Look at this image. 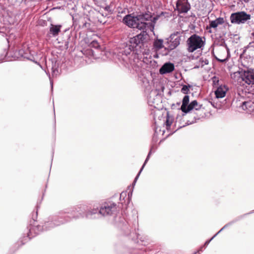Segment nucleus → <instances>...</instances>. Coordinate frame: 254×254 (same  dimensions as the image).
<instances>
[{
	"label": "nucleus",
	"instance_id": "nucleus-1",
	"mask_svg": "<svg viewBox=\"0 0 254 254\" xmlns=\"http://www.w3.org/2000/svg\"><path fill=\"white\" fill-rule=\"evenodd\" d=\"M128 27L136 28L147 33L149 31H153L154 24L149 14H145L137 17H132L128 14Z\"/></svg>",
	"mask_w": 254,
	"mask_h": 254
},
{
	"label": "nucleus",
	"instance_id": "nucleus-2",
	"mask_svg": "<svg viewBox=\"0 0 254 254\" xmlns=\"http://www.w3.org/2000/svg\"><path fill=\"white\" fill-rule=\"evenodd\" d=\"M205 44V38L196 34L191 35L187 41L188 50L189 52H193L201 49Z\"/></svg>",
	"mask_w": 254,
	"mask_h": 254
},
{
	"label": "nucleus",
	"instance_id": "nucleus-3",
	"mask_svg": "<svg viewBox=\"0 0 254 254\" xmlns=\"http://www.w3.org/2000/svg\"><path fill=\"white\" fill-rule=\"evenodd\" d=\"M181 35V33L180 32H177L172 34L166 44L165 49L169 51L175 49L180 43Z\"/></svg>",
	"mask_w": 254,
	"mask_h": 254
},
{
	"label": "nucleus",
	"instance_id": "nucleus-4",
	"mask_svg": "<svg viewBox=\"0 0 254 254\" xmlns=\"http://www.w3.org/2000/svg\"><path fill=\"white\" fill-rule=\"evenodd\" d=\"M251 16L244 11L232 13L230 16V20L232 23H244L250 19Z\"/></svg>",
	"mask_w": 254,
	"mask_h": 254
},
{
	"label": "nucleus",
	"instance_id": "nucleus-5",
	"mask_svg": "<svg viewBox=\"0 0 254 254\" xmlns=\"http://www.w3.org/2000/svg\"><path fill=\"white\" fill-rule=\"evenodd\" d=\"M116 208V204L114 203H106L100 208L99 213L104 216L111 215Z\"/></svg>",
	"mask_w": 254,
	"mask_h": 254
},
{
	"label": "nucleus",
	"instance_id": "nucleus-6",
	"mask_svg": "<svg viewBox=\"0 0 254 254\" xmlns=\"http://www.w3.org/2000/svg\"><path fill=\"white\" fill-rule=\"evenodd\" d=\"M177 8L180 12H187L190 9V5L188 2V0H178Z\"/></svg>",
	"mask_w": 254,
	"mask_h": 254
},
{
	"label": "nucleus",
	"instance_id": "nucleus-7",
	"mask_svg": "<svg viewBox=\"0 0 254 254\" xmlns=\"http://www.w3.org/2000/svg\"><path fill=\"white\" fill-rule=\"evenodd\" d=\"M244 81L248 84H254V70H244L243 73Z\"/></svg>",
	"mask_w": 254,
	"mask_h": 254
},
{
	"label": "nucleus",
	"instance_id": "nucleus-8",
	"mask_svg": "<svg viewBox=\"0 0 254 254\" xmlns=\"http://www.w3.org/2000/svg\"><path fill=\"white\" fill-rule=\"evenodd\" d=\"M175 69L173 64L171 63H166L160 68L159 72L161 74H164L172 72Z\"/></svg>",
	"mask_w": 254,
	"mask_h": 254
},
{
	"label": "nucleus",
	"instance_id": "nucleus-9",
	"mask_svg": "<svg viewBox=\"0 0 254 254\" xmlns=\"http://www.w3.org/2000/svg\"><path fill=\"white\" fill-rule=\"evenodd\" d=\"M243 70H239L237 71L234 72L231 74V78L234 80L235 82H237L240 84L242 83L244 81L243 79Z\"/></svg>",
	"mask_w": 254,
	"mask_h": 254
},
{
	"label": "nucleus",
	"instance_id": "nucleus-10",
	"mask_svg": "<svg viewBox=\"0 0 254 254\" xmlns=\"http://www.w3.org/2000/svg\"><path fill=\"white\" fill-rule=\"evenodd\" d=\"M224 22V19L223 18H218L214 20L210 21L209 26H207L206 29H209L210 33L212 32L210 30V28H216L218 25L223 24Z\"/></svg>",
	"mask_w": 254,
	"mask_h": 254
},
{
	"label": "nucleus",
	"instance_id": "nucleus-11",
	"mask_svg": "<svg viewBox=\"0 0 254 254\" xmlns=\"http://www.w3.org/2000/svg\"><path fill=\"white\" fill-rule=\"evenodd\" d=\"M118 60L124 65H126L127 54L126 50H121L117 54Z\"/></svg>",
	"mask_w": 254,
	"mask_h": 254
},
{
	"label": "nucleus",
	"instance_id": "nucleus-12",
	"mask_svg": "<svg viewBox=\"0 0 254 254\" xmlns=\"http://www.w3.org/2000/svg\"><path fill=\"white\" fill-rule=\"evenodd\" d=\"M61 27L62 26L60 25L51 24L49 34H51L53 37L58 36L61 31Z\"/></svg>",
	"mask_w": 254,
	"mask_h": 254
},
{
	"label": "nucleus",
	"instance_id": "nucleus-13",
	"mask_svg": "<svg viewBox=\"0 0 254 254\" xmlns=\"http://www.w3.org/2000/svg\"><path fill=\"white\" fill-rule=\"evenodd\" d=\"M227 91V88L225 86H219L215 92L216 97L217 98H221L224 97Z\"/></svg>",
	"mask_w": 254,
	"mask_h": 254
},
{
	"label": "nucleus",
	"instance_id": "nucleus-14",
	"mask_svg": "<svg viewBox=\"0 0 254 254\" xmlns=\"http://www.w3.org/2000/svg\"><path fill=\"white\" fill-rule=\"evenodd\" d=\"M189 98H190L188 95H185L183 99L182 105L181 106V109L182 112L185 113H188V106H189Z\"/></svg>",
	"mask_w": 254,
	"mask_h": 254
},
{
	"label": "nucleus",
	"instance_id": "nucleus-15",
	"mask_svg": "<svg viewBox=\"0 0 254 254\" xmlns=\"http://www.w3.org/2000/svg\"><path fill=\"white\" fill-rule=\"evenodd\" d=\"M201 107V105L198 104L196 100L192 101L188 106V112L190 111L195 109V110H199Z\"/></svg>",
	"mask_w": 254,
	"mask_h": 254
},
{
	"label": "nucleus",
	"instance_id": "nucleus-16",
	"mask_svg": "<svg viewBox=\"0 0 254 254\" xmlns=\"http://www.w3.org/2000/svg\"><path fill=\"white\" fill-rule=\"evenodd\" d=\"M254 103L251 101L244 102L242 107L243 110H248V112H251L253 110Z\"/></svg>",
	"mask_w": 254,
	"mask_h": 254
},
{
	"label": "nucleus",
	"instance_id": "nucleus-17",
	"mask_svg": "<svg viewBox=\"0 0 254 254\" xmlns=\"http://www.w3.org/2000/svg\"><path fill=\"white\" fill-rule=\"evenodd\" d=\"M154 47L156 51H158L163 47V41L161 39H157L154 42Z\"/></svg>",
	"mask_w": 254,
	"mask_h": 254
},
{
	"label": "nucleus",
	"instance_id": "nucleus-18",
	"mask_svg": "<svg viewBox=\"0 0 254 254\" xmlns=\"http://www.w3.org/2000/svg\"><path fill=\"white\" fill-rule=\"evenodd\" d=\"M127 195V192L126 191H123L120 194V201L122 204H126V197Z\"/></svg>",
	"mask_w": 254,
	"mask_h": 254
},
{
	"label": "nucleus",
	"instance_id": "nucleus-19",
	"mask_svg": "<svg viewBox=\"0 0 254 254\" xmlns=\"http://www.w3.org/2000/svg\"><path fill=\"white\" fill-rule=\"evenodd\" d=\"M190 87V85H184L181 89V92L184 94H187L189 91V88Z\"/></svg>",
	"mask_w": 254,
	"mask_h": 254
},
{
	"label": "nucleus",
	"instance_id": "nucleus-20",
	"mask_svg": "<svg viewBox=\"0 0 254 254\" xmlns=\"http://www.w3.org/2000/svg\"><path fill=\"white\" fill-rule=\"evenodd\" d=\"M150 152H149V153L148 154V156H147V158H146V160H145V162H144V164H143V166H142V167L141 169L140 170V172H139V173L138 174L137 176L136 177V178H135V180H134V182H133V185H134V184H135V182H136V180L137 179L138 177V176L139 175V174L140 173L141 171H142V169H143V167L144 166V165H145V163L147 162V161H148V160L149 159V155H150Z\"/></svg>",
	"mask_w": 254,
	"mask_h": 254
},
{
	"label": "nucleus",
	"instance_id": "nucleus-21",
	"mask_svg": "<svg viewBox=\"0 0 254 254\" xmlns=\"http://www.w3.org/2000/svg\"><path fill=\"white\" fill-rule=\"evenodd\" d=\"M90 46L93 48H98L100 45L97 41L94 40L91 43Z\"/></svg>",
	"mask_w": 254,
	"mask_h": 254
},
{
	"label": "nucleus",
	"instance_id": "nucleus-22",
	"mask_svg": "<svg viewBox=\"0 0 254 254\" xmlns=\"http://www.w3.org/2000/svg\"><path fill=\"white\" fill-rule=\"evenodd\" d=\"M123 21L126 25H127V14L123 16Z\"/></svg>",
	"mask_w": 254,
	"mask_h": 254
},
{
	"label": "nucleus",
	"instance_id": "nucleus-23",
	"mask_svg": "<svg viewBox=\"0 0 254 254\" xmlns=\"http://www.w3.org/2000/svg\"><path fill=\"white\" fill-rule=\"evenodd\" d=\"M172 122L169 121V119H167L166 121V126L169 127L171 125Z\"/></svg>",
	"mask_w": 254,
	"mask_h": 254
},
{
	"label": "nucleus",
	"instance_id": "nucleus-24",
	"mask_svg": "<svg viewBox=\"0 0 254 254\" xmlns=\"http://www.w3.org/2000/svg\"><path fill=\"white\" fill-rule=\"evenodd\" d=\"M97 212V210L96 209V210H94L92 212H90V214H95Z\"/></svg>",
	"mask_w": 254,
	"mask_h": 254
},
{
	"label": "nucleus",
	"instance_id": "nucleus-25",
	"mask_svg": "<svg viewBox=\"0 0 254 254\" xmlns=\"http://www.w3.org/2000/svg\"><path fill=\"white\" fill-rule=\"evenodd\" d=\"M58 71L57 70H53V74H56V72H58Z\"/></svg>",
	"mask_w": 254,
	"mask_h": 254
},
{
	"label": "nucleus",
	"instance_id": "nucleus-26",
	"mask_svg": "<svg viewBox=\"0 0 254 254\" xmlns=\"http://www.w3.org/2000/svg\"><path fill=\"white\" fill-rule=\"evenodd\" d=\"M118 16V19H119V20H121V19H120V17H121V18H122V16H121V15H119H119H118V16Z\"/></svg>",
	"mask_w": 254,
	"mask_h": 254
},
{
	"label": "nucleus",
	"instance_id": "nucleus-27",
	"mask_svg": "<svg viewBox=\"0 0 254 254\" xmlns=\"http://www.w3.org/2000/svg\"><path fill=\"white\" fill-rule=\"evenodd\" d=\"M219 60V61H221V62H225V61H226V60H225V59H224V60Z\"/></svg>",
	"mask_w": 254,
	"mask_h": 254
},
{
	"label": "nucleus",
	"instance_id": "nucleus-28",
	"mask_svg": "<svg viewBox=\"0 0 254 254\" xmlns=\"http://www.w3.org/2000/svg\"><path fill=\"white\" fill-rule=\"evenodd\" d=\"M225 227V226H224L223 228H222V229H221V230L219 231V232H220V231H221Z\"/></svg>",
	"mask_w": 254,
	"mask_h": 254
},
{
	"label": "nucleus",
	"instance_id": "nucleus-29",
	"mask_svg": "<svg viewBox=\"0 0 254 254\" xmlns=\"http://www.w3.org/2000/svg\"><path fill=\"white\" fill-rule=\"evenodd\" d=\"M51 85H52V87H53V82L51 81Z\"/></svg>",
	"mask_w": 254,
	"mask_h": 254
},
{
	"label": "nucleus",
	"instance_id": "nucleus-30",
	"mask_svg": "<svg viewBox=\"0 0 254 254\" xmlns=\"http://www.w3.org/2000/svg\"><path fill=\"white\" fill-rule=\"evenodd\" d=\"M149 51H148L147 52H146V54H149Z\"/></svg>",
	"mask_w": 254,
	"mask_h": 254
}]
</instances>
